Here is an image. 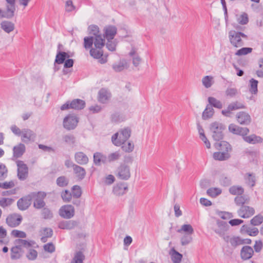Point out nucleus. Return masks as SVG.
Wrapping results in <instances>:
<instances>
[{"label": "nucleus", "mask_w": 263, "mask_h": 263, "mask_svg": "<svg viewBox=\"0 0 263 263\" xmlns=\"http://www.w3.org/2000/svg\"><path fill=\"white\" fill-rule=\"evenodd\" d=\"M21 136V140L25 143L34 142L36 136L34 132L28 128L23 129Z\"/></svg>", "instance_id": "f8f14e48"}, {"label": "nucleus", "mask_w": 263, "mask_h": 263, "mask_svg": "<svg viewBox=\"0 0 263 263\" xmlns=\"http://www.w3.org/2000/svg\"><path fill=\"white\" fill-rule=\"evenodd\" d=\"M90 54L95 59H98L101 64H104L107 62V55L104 54L103 50H89Z\"/></svg>", "instance_id": "5701e85b"}, {"label": "nucleus", "mask_w": 263, "mask_h": 263, "mask_svg": "<svg viewBox=\"0 0 263 263\" xmlns=\"http://www.w3.org/2000/svg\"><path fill=\"white\" fill-rule=\"evenodd\" d=\"M215 146L217 149L222 152L229 153V152L231 151L230 144L224 141H221L220 142L215 143Z\"/></svg>", "instance_id": "473e14b6"}, {"label": "nucleus", "mask_w": 263, "mask_h": 263, "mask_svg": "<svg viewBox=\"0 0 263 263\" xmlns=\"http://www.w3.org/2000/svg\"><path fill=\"white\" fill-rule=\"evenodd\" d=\"M229 192L234 195H241L244 193V189L240 186L233 185L230 187Z\"/></svg>", "instance_id": "a18cd8bd"}, {"label": "nucleus", "mask_w": 263, "mask_h": 263, "mask_svg": "<svg viewBox=\"0 0 263 263\" xmlns=\"http://www.w3.org/2000/svg\"><path fill=\"white\" fill-rule=\"evenodd\" d=\"M84 259L85 256L83 253L79 251L75 254L71 263H83Z\"/></svg>", "instance_id": "3c124183"}, {"label": "nucleus", "mask_w": 263, "mask_h": 263, "mask_svg": "<svg viewBox=\"0 0 263 263\" xmlns=\"http://www.w3.org/2000/svg\"><path fill=\"white\" fill-rule=\"evenodd\" d=\"M78 222L74 220L62 221L58 224V227L61 229L72 230L75 228Z\"/></svg>", "instance_id": "b1692460"}, {"label": "nucleus", "mask_w": 263, "mask_h": 263, "mask_svg": "<svg viewBox=\"0 0 263 263\" xmlns=\"http://www.w3.org/2000/svg\"><path fill=\"white\" fill-rule=\"evenodd\" d=\"M169 254L173 263H180L182 258V255L177 252L174 248L170 250Z\"/></svg>", "instance_id": "c85d7f7f"}, {"label": "nucleus", "mask_w": 263, "mask_h": 263, "mask_svg": "<svg viewBox=\"0 0 263 263\" xmlns=\"http://www.w3.org/2000/svg\"><path fill=\"white\" fill-rule=\"evenodd\" d=\"M74 209L71 205L62 206L59 210V215L66 219H70L74 216Z\"/></svg>", "instance_id": "ddd939ff"}, {"label": "nucleus", "mask_w": 263, "mask_h": 263, "mask_svg": "<svg viewBox=\"0 0 263 263\" xmlns=\"http://www.w3.org/2000/svg\"><path fill=\"white\" fill-rule=\"evenodd\" d=\"M115 174L120 180H128L131 176L129 166L125 164H120L117 168Z\"/></svg>", "instance_id": "423d86ee"}, {"label": "nucleus", "mask_w": 263, "mask_h": 263, "mask_svg": "<svg viewBox=\"0 0 263 263\" xmlns=\"http://www.w3.org/2000/svg\"><path fill=\"white\" fill-rule=\"evenodd\" d=\"M72 194L68 190H65L61 193L62 199L66 202H70L71 199Z\"/></svg>", "instance_id": "774afa93"}, {"label": "nucleus", "mask_w": 263, "mask_h": 263, "mask_svg": "<svg viewBox=\"0 0 263 263\" xmlns=\"http://www.w3.org/2000/svg\"><path fill=\"white\" fill-rule=\"evenodd\" d=\"M221 192V190L218 187H211L206 191L208 195L212 197H216L220 195Z\"/></svg>", "instance_id": "4d7b16f0"}, {"label": "nucleus", "mask_w": 263, "mask_h": 263, "mask_svg": "<svg viewBox=\"0 0 263 263\" xmlns=\"http://www.w3.org/2000/svg\"><path fill=\"white\" fill-rule=\"evenodd\" d=\"M245 108V105L242 103L238 101H235L230 103L227 109L222 110L221 112L224 116L230 117L231 116L232 111L239 109H244Z\"/></svg>", "instance_id": "9d476101"}, {"label": "nucleus", "mask_w": 263, "mask_h": 263, "mask_svg": "<svg viewBox=\"0 0 263 263\" xmlns=\"http://www.w3.org/2000/svg\"><path fill=\"white\" fill-rule=\"evenodd\" d=\"M192 234H184L181 238V243L182 246H185L192 241Z\"/></svg>", "instance_id": "69168bd1"}, {"label": "nucleus", "mask_w": 263, "mask_h": 263, "mask_svg": "<svg viewBox=\"0 0 263 263\" xmlns=\"http://www.w3.org/2000/svg\"><path fill=\"white\" fill-rule=\"evenodd\" d=\"M93 162L97 165H100L101 163H107V157L101 153L97 152L93 154Z\"/></svg>", "instance_id": "7c9ffc66"}, {"label": "nucleus", "mask_w": 263, "mask_h": 263, "mask_svg": "<svg viewBox=\"0 0 263 263\" xmlns=\"http://www.w3.org/2000/svg\"><path fill=\"white\" fill-rule=\"evenodd\" d=\"M93 43V36H86L84 39V47L86 49H95L92 48Z\"/></svg>", "instance_id": "8fccbe9b"}, {"label": "nucleus", "mask_w": 263, "mask_h": 263, "mask_svg": "<svg viewBox=\"0 0 263 263\" xmlns=\"http://www.w3.org/2000/svg\"><path fill=\"white\" fill-rule=\"evenodd\" d=\"M230 157V154L226 152H215L213 154V158L216 160L224 161L228 159Z\"/></svg>", "instance_id": "c9c22d12"}, {"label": "nucleus", "mask_w": 263, "mask_h": 263, "mask_svg": "<svg viewBox=\"0 0 263 263\" xmlns=\"http://www.w3.org/2000/svg\"><path fill=\"white\" fill-rule=\"evenodd\" d=\"M208 101H209V104L211 106H212L215 108L220 109L222 107V103L219 100H218L217 99H216V98H215L214 97H209Z\"/></svg>", "instance_id": "603ef678"}, {"label": "nucleus", "mask_w": 263, "mask_h": 263, "mask_svg": "<svg viewBox=\"0 0 263 263\" xmlns=\"http://www.w3.org/2000/svg\"><path fill=\"white\" fill-rule=\"evenodd\" d=\"M229 36L231 44L237 48L241 47L243 44L241 37L247 39V36L243 33L235 31H230Z\"/></svg>", "instance_id": "39448f33"}, {"label": "nucleus", "mask_w": 263, "mask_h": 263, "mask_svg": "<svg viewBox=\"0 0 263 263\" xmlns=\"http://www.w3.org/2000/svg\"><path fill=\"white\" fill-rule=\"evenodd\" d=\"M5 1L8 5L6 6V13L4 16L6 17V18H11L14 15L15 0Z\"/></svg>", "instance_id": "412c9836"}, {"label": "nucleus", "mask_w": 263, "mask_h": 263, "mask_svg": "<svg viewBox=\"0 0 263 263\" xmlns=\"http://www.w3.org/2000/svg\"><path fill=\"white\" fill-rule=\"evenodd\" d=\"M220 184L223 186H229L231 184V179L230 178L221 176L219 179Z\"/></svg>", "instance_id": "338daca9"}, {"label": "nucleus", "mask_w": 263, "mask_h": 263, "mask_svg": "<svg viewBox=\"0 0 263 263\" xmlns=\"http://www.w3.org/2000/svg\"><path fill=\"white\" fill-rule=\"evenodd\" d=\"M104 38L107 40L106 48L108 49H116L118 43L117 40L115 39L117 32L116 27L113 25H108L104 28Z\"/></svg>", "instance_id": "f257e3e1"}, {"label": "nucleus", "mask_w": 263, "mask_h": 263, "mask_svg": "<svg viewBox=\"0 0 263 263\" xmlns=\"http://www.w3.org/2000/svg\"><path fill=\"white\" fill-rule=\"evenodd\" d=\"M64 141L68 145H74L76 143V137L72 134H67L63 136Z\"/></svg>", "instance_id": "6e6d98bb"}, {"label": "nucleus", "mask_w": 263, "mask_h": 263, "mask_svg": "<svg viewBox=\"0 0 263 263\" xmlns=\"http://www.w3.org/2000/svg\"><path fill=\"white\" fill-rule=\"evenodd\" d=\"M249 198L245 196H237L234 199L235 204L238 206L245 205V203H248Z\"/></svg>", "instance_id": "c03bdc74"}, {"label": "nucleus", "mask_w": 263, "mask_h": 263, "mask_svg": "<svg viewBox=\"0 0 263 263\" xmlns=\"http://www.w3.org/2000/svg\"><path fill=\"white\" fill-rule=\"evenodd\" d=\"M214 113V110L212 106L208 105L202 113V119L203 120H207L211 118Z\"/></svg>", "instance_id": "37998d69"}, {"label": "nucleus", "mask_w": 263, "mask_h": 263, "mask_svg": "<svg viewBox=\"0 0 263 263\" xmlns=\"http://www.w3.org/2000/svg\"><path fill=\"white\" fill-rule=\"evenodd\" d=\"M237 120L242 125H249L251 122V118L249 114L245 111H240L236 115Z\"/></svg>", "instance_id": "aec40b11"}, {"label": "nucleus", "mask_w": 263, "mask_h": 263, "mask_svg": "<svg viewBox=\"0 0 263 263\" xmlns=\"http://www.w3.org/2000/svg\"><path fill=\"white\" fill-rule=\"evenodd\" d=\"M263 222V216L258 214L254 216L251 220L250 223L254 226H258L261 224Z\"/></svg>", "instance_id": "052dcab7"}, {"label": "nucleus", "mask_w": 263, "mask_h": 263, "mask_svg": "<svg viewBox=\"0 0 263 263\" xmlns=\"http://www.w3.org/2000/svg\"><path fill=\"white\" fill-rule=\"evenodd\" d=\"M31 203V198L29 194L27 196L20 199L17 201V205L20 210L24 211L29 207Z\"/></svg>", "instance_id": "4be33fe9"}, {"label": "nucleus", "mask_w": 263, "mask_h": 263, "mask_svg": "<svg viewBox=\"0 0 263 263\" xmlns=\"http://www.w3.org/2000/svg\"><path fill=\"white\" fill-rule=\"evenodd\" d=\"M31 200H34L33 206L36 209H41L46 205L44 199L46 196V193L44 192H32L30 194Z\"/></svg>", "instance_id": "7ed1b4c3"}, {"label": "nucleus", "mask_w": 263, "mask_h": 263, "mask_svg": "<svg viewBox=\"0 0 263 263\" xmlns=\"http://www.w3.org/2000/svg\"><path fill=\"white\" fill-rule=\"evenodd\" d=\"M229 131L236 135H238L243 137L246 136L249 132V129L247 127H242L234 124H231L229 126Z\"/></svg>", "instance_id": "dca6fc26"}, {"label": "nucleus", "mask_w": 263, "mask_h": 263, "mask_svg": "<svg viewBox=\"0 0 263 263\" xmlns=\"http://www.w3.org/2000/svg\"><path fill=\"white\" fill-rule=\"evenodd\" d=\"M226 242H229L233 247H236L238 246L243 244V239L239 237H232L229 236L224 237L223 239Z\"/></svg>", "instance_id": "bb28decb"}, {"label": "nucleus", "mask_w": 263, "mask_h": 263, "mask_svg": "<svg viewBox=\"0 0 263 263\" xmlns=\"http://www.w3.org/2000/svg\"><path fill=\"white\" fill-rule=\"evenodd\" d=\"M121 146L122 149L126 153H130L134 149V144L131 142H128L127 143L125 142Z\"/></svg>", "instance_id": "0e129e2a"}, {"label": "nucleus", "mask_w": 263, "mask_h": 263, "mask_svg": "<svg viewBox=\"0 0 263 263\" xmlns=\"http://www.w3.org/2000/svg\"><path fill=\"white\" fill-rule=\"evenodd\" d=\"M202 82L205 88H210L213 84V78L210 76H205L202 78Z\"/></svg>", "instance_id": "864d4df0"}, {"label": "nucleus", "mask_w": 263, "mask_h": 263, "mask_svg": "<svg viewBox=\"0 0 263 263\" xmlns=\"http://www.w3.org/2000/svg\"><path fill=\"white\" fill-rule=\"evenodd\" d=\"M11 258L12 259H18L21 257L22 255L23 251L22 249L16 245L15 247H13L11 249Z\"/></svg>", "instance_id": "a19ab883"}, {"label": "nucleus", "mask_w": 263, "mask_h": 263, "mask_svg": "<svg viewBox=\"0 0 263 263\" xmlns=\"http://www.w3.org/2000/svg\"><path fill=\"white\" fill-rule=\"evenodd\" d=\"M243 139L250 144H256L261 142V138L255 135H251L249 136H244Z\"/></svg>", "instance_id": "58836bf2"}, {"label": "nucleus", "mask_w": 263, "mask_h": 263, "mask_svg": "<svg viewBox=\"0 0 263 263\" xmlns=\"http://www.w3.org/2000/svg\"><path fill=\"white\" fill-rule=\"evenodd\" d=\"M89 34L92 35L95 37L100 35V31L99 27L96 25H90L88 27Z\"/></svg>", "instance_id": "09e8293b"}, {"label": "nucleus", "mask_w": 263, "mask_h": 263, "mask_svg": "<svg viewBox=\"0 0 263 263\" xmlns=\"http://www.w3.org/2000/svg\"><path fill=\"white\" fill-rule=\"evenodd\" d=\"M237 21L240 25H246L249 22L248 15L246 12H242L240 15H237Z\"/></svg>", "instance_id": "49530a36"}, {"label": "nucleus", "mask_w": 263, "mask_h": 263, "mask_svg": "<svg viewBox=\"0 0 263 263\" xmlns=\"http://www.w3.org/2000/svg\"><path fill=\"white\" fill-rule=\"evenodd\" d=\"M78 122L79 119L76 116L69 114L64 118L63 125L66 129L71 130L77 127Z\"/></svg>", "instance_id": "0eeeda50"}, {"label": "nucleus", "mask_w": 263, "mask_h": 263, "mask_svg": "<svg viewBox=\"0 0 263 263\" xmlns=\"http://www.w3.org/2000/svg\"><path fill=\"white\" fill-rule=\"evenodd\" d=\"M56 182L59 186L65 187L68 185L69 180L65 176H62L58 177Z\"/></svg>", "instance_id": "680f3d73"}, {"label": "nucleus", "mask_w": 263, "mask_h": 263, "mask_svg": "<svg viewBox=\"0 0 263 263\" xmlns=\"http://www.w3.org/2000/svg\"><path fill=\"white\" fill-rule=\"evenodd\" d=\"M229 226L227 222L218 219L216 220V226H214L212 229L224 239V237L228 236L226 235V232L229 230Z\"/></svg>", "instance_id": "6e6552de"}, {"label": "nucleus", "mask_w": 263, "mask_h": 263, "mask_svg": "<svg viewBox=\"0 0 263 263\" xmlns=\"http://www.w3.org/2000/svg\"><path fill=\"white\" fill-rule=\"evenodd\" d=\"M254 254L253 248L249 246H243L240 250V257L243 260L250 259Z\"/></svg>", "instance_id": "6ab92c4d"}, {"label": "nucleus", "mask_w": 263, "mask_h": 263, "mask_svg": "<svg viewBox=\"0 0 263 263\" xmlns=\"http://www.w3.org/2000/svg\"><path fill=\"white\" fill-rule=\"evenodd\" d=\"M129 67L128 62L124 59H120L112 65V69L116 72H120L127 69Z\"/></svg>", "instance_id": "f3484780"}, {"label": "nucleus", "mask_w": 263, "mask_h": 263, "mask_svg": "<svg viewBox=\"0 0 263 263\" xmlns=\"http://www.w3.org/2000/svg\"><path fill=\"white\" fill-rule=\"evenodd\" d=\"M249 91L252 94H257L258 92V81L254 79L250 80Z\"/></svg>", "instance_id": "de8ad7c7"}, {"label": "nucleus", "mask_w": 263, "mask_h": 263, "mask_svg": "<svg viewBox=\"0 0 263 263\" xmlns=\"http://www.w3.org/2000/svg\"><path fill=\"white\" fill-rule=\"evenodd\" d=\"M15 245L22 249L23 247L29 248L31 246L30 242L26 240L18 239L15 241Z\"/></svg>", "instance_id": "5fc2aeb1"}, {"label": "nucleus", "mask_w": 263, "mask_h": 263, "mask_svg": "<svg viewBox=\"0 0 263 263\" xmlns=\"http://www.w3.org/2000/svg\"><path fill=\"white\" fill-rule=\"evenodd\" d=\"M241 231L247 233L251 236H256L259 233L258 229L257 228H251L247 225L242 226Z\"/></svg>", "instance_id": "2f4dec72"}, {"label": "nucleus", "mask_w": 263, "mask_h": 263, "mask_svg": "<svg viewBox=\"0 0 263 263\" xmlns=\"http://www.w3.org/2000/svg\"><path fill=\"white\" fill-rule=\"evenodd\" d=\"M111 97V93L105 88H101L98 92V100L101 103H107Z\"/></svg>", "instance_id": "a211bd4d"}, {"label": "nucleus", "mask_w": 263, "mask_h": 263, "mask_svg": "<svg viewBox=\"0 0 263 263\" xmlns=\"http://www.w3.org/2000/svg\"><path fill=\"white\" fill-rule=\"evenodd\" d=\"M131 135V130L128 127L121 129L111 137V142L116 146H120L129 139Z\"/></svg>", "instance_id": "f03ea898"}, {"label": "nucleus", "mask_w": 263, "mask_h": 263, "mask_svg": "<svg viewBox=\"0 0 263 263\" xmlns=\"http://www.w3.org/2000/svg\"><path fill=\"white\" fill-rule=\"evenodd\" d=\"M73 172L79 180L83 179L86 176L85 170L78 165H73Z\"/></svg>", "instance_id": "72a5a7b5"}, {"label": "nucleus", "mask_w": 263, "mask_h": 263, "mask_svg": "<svg viewBox=\"0 0 263 263\" xmlns=\"http://www.w3.org/2000/svg\"><path fill=\"white\" fill-rule=\"evenodd\" d=\"M14 201L12 198H2L0 199V206L4 208H6L11 205Z\"/></svg>", "instance_id": "e2e57ef3"}, {"label": "nucleus", "mask_w": 263, "mask_h": 263, "mask_svg": "<svg viewBox=\"0 0 263 263\" xmlns=\"http://www.w3.org/2000/svg\"><path fill=\"white\" fill-rule=\"evenodd\" d=\"M22 220L21 215L13 214L9 215L6 218V223L10 227L14 228L20 225Z\"/></svg>", "instance_id": "4468645a"}, {"label": "nucleus", "mask_w": 263, "mask_h": 263, "mask_svg": "<svg viewBox=\"0 0 263 263\" xmlns=\"http://www.w3.org/2000/svg\"><path fill=\"white\" fill-rule=\"evenodd\" d=\"M128 55L136 70H139L140 69V65L142 62V59L136 50H131L129 52Z\"/></svg>", "instance_id": "2eb2a0df"}, {"label": "nucleus", "mask_w": 263, "mask_h": 263, "mask_svg": "<svg viewBox=\"0 0 263 263\" xmlns=\"http://www.w3.org/2000/svg\"><path fill=\"white\" fill-rule=\"evenodd\" d=\"M128 187L126 183H120L115 185L113 187V193L117 196L124 194L127 191Z\"/></svg>", "instance_id": "393cba45"}, {"label": "nucleus", "mask_w": 263, "mask_h": 263, "mask_svg": "<svg viewBox=\"0 0 263 263\" xmlns=\"http://www.w3.org/2000/svg\"><path fill=\"white\" fill-rule=\"evenodd\" d=\"M25 145L23 143H19L13 148V157L15 159L20 158L25 153Z\"/></svg>", "instance_id": "a878e982"}, {"label": "nucleus", "mask_w": 263, "mask_h": 263, "mask_svg": "<svg viewBox=\"0 0 263 263\" xmlns=\"http://www.w3.org/2000/svg\"><path fill=\"white\" fill-rule=\"evenodd\" d=\"M177 232L180 234L184 233L185 234H193L194 233V229L191 224H184L182 225L180 229H178Z\"/></svg>", "instance_id": "79ce46f5"}, {"label": "nucleus", "mask_w": 263, "mask_h": 263, "mask_svg": "<svg viewBox=\"0 0 263 263\" xmlns=\"http://www.w3.org/2000/svg\"><path fill=\"white\" fill-rule=\"evenodd\" d=\"M239 217L242 218H249L255 214L254 209L248 205H242L237 211Z\"/></svg>", "instance_id": "9b49d317"}, {"label": "nucleus", "mask_w": 263, "mask_h": 263, "mask_svg": "<svg viewBox=\"0 0 263 263\" xmlns=\"http://www.w3.org/2000/svg\"><path fill=\"white\" fill-rule=\"evenodd\" d=\"M107 157V163L115 161L118 160L121 157V154L119 152H115L112 153L106 156Z\"/></svg>", "instance_id": "13d9d810"}, {"label": "nucleus", "mask_w": 263, "mask_h": 263, "mask_svg": "<svg viewBox=\"0 0 263 263\" xmlns=\"http://www.w3.org/2000/svg\"><path fill=\"white\" fill-rule=\"evenodd\" d=\"M105 39L101 34L93 37L94 45L96 49H101L106 45Z\"/></svg>", "instance_id": "c756f323"}, {"label": "nucleus", "mask_w": 263, "mask_h": 263, "mask_svg": "<svg viewBox=\"0 0 263 263\" xmlns=\"http://www.w3.org/2000/svg\"><path fill=\"white\" fill-rule=\"evenodd\" d=\"M69 55L68 54L65 52H59L56 56L55 62L58 64H62L65 59L67 58H69Z\"/></svg>", "instance_id": "bf43d9fd"}, {"label": "nucleus", "mask_w": 263, "mask_h": 263, "mask_svg": "<svg viewBox=\"0 0 263 263\" xmlns=\"http://www.w3.org/2000/svg\"><path fill=\"white\" fill-rule=\"evenodd\" d=\"M1 25L2 29L7 33H10L14 29V24L9 21H3Z\"/></svg>", "instance_id": "ea45409f"}, {"label": "nucleus", "mask_w": 263, "mask_h": 263, "mask_svg": "<svg viewBox=\"0 0 263 263\" xmlns=\"http://www.w3.org/2000/svg\"><path fill=\"white\" fill-rule=\"evenodd\" d=\"M246 183L251 187L255 186L256 183V177L253 173H247L244 176Z\"/></svg>", "instance_id": "e433bc0d"}, {"label": "nucleus", "mask_w": 263, "mask_h": 263, "mask_svg": "<svg viewBox=\"0 0 263 263\" xmlns=\"http://www.w3.org/2000/svg\"><path fill=\"white\" fill-rule=\"evenodd\" d=\"M41 233L42 236L41 238V240L43 243L46 242L47 241L48 238L51 237L53 234L52 230L48 228H44Z\"/></svg>", "instance_id": "4c0bfd02"}, {"label": "nucleus", "mask_w": 263, "mask_h": 263, "mask_svg": "<svg viewBox=\"0 0 263 263\" xmlns=\"http://www.w3.org/2000/svg\"><path fill=\"white\" fill-rule=\"evenodd\" d=\"M71 108L80 110L84 108L85 106V102L84 101L81 99H74L71 102Z\"/></svg>", "instance_id": "f704fd0d"}, {"label": "nucleus", "mask_w": 263, "mask_h": 263, "mask_svg": "<svg viewBox=\"0 0 263 263\" xmlns=\"http://www.w3.org/2000/svg\"><path fill=\"white\" fill-rule=\"evenodd\" d=\"M74 159L76 162L80 165L87 164L89 161L88 157L83 152H77L74 155Z\"/></svg>", "instance_id": "cd10ccee"}, {"label": "nucleus", "mask_w": 263, "mask_h": 263, "mask_svg": "<svg viewBox=\"0 0 263 263\" xmlns=\"http://www.w3.org/2000/svg\"><path fill=\"white\" fill-rule=\"evenodd\" d=\"M224 129L225 127L222 123L215 122L211 124L210 130L214 140L219 141L223 139Z\"/></svg>", "instance_id": "20e7f679"}, {"label": "nucleus", "mask_w": 263, "mask_h": 263, "mask_svg": "<svg viewBox=\"0 0 263 263\" xmlns=\"http://www.w3.org/2000/svg\"><path fill=\"white\" fill-rule=\"evenodd\" d=\"M17 166V177L21 180H25L28 174V168L27 165L21 160L16 161Z\"/></svg>", "instance_id": "1a4fd4ad"}]
</instances>
